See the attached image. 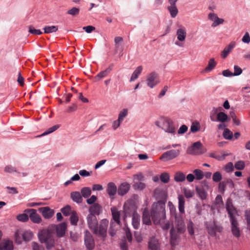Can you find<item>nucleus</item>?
Returning a JSON list of instances; mask_svg holds the SVG:
<instances>
[{"label":"nucleus","mask_w":250,"mask_h":250,"mask_svg":"<svg viewBox=\"0 0 250 250\" xmlns=\"http://www.w3.org/2000/svg\"><path fill=\"white\" fill-rule=\"evenodd\" d=\"M194 224L193 222L191 220H189L187 223V229L188 233L192 236L194 234Z\"/></svg>","instance_id":"42"},{"label":"nucleus","mask_w":250,"mask_h":250,"mask_svg":"<svg viewBox=\"0 0 250 250\" xmlns=\"http://www.w3.org/2000/svg\"><path fill=\"white\" fill-rule=\"evenodd\" d=\"M56 232L58 237H62L66 229V224L65 223H62L56 226Z\"/></svg>","instance_id":"23"},{"label":"nucleus","mask_w":250,"mask_h":250,"mask_svg":"<svg viewBox=\"0 0 250 250\" xmlns=\"http://www.w3.org/2000/svg\"><path fill=\"white\" fill-rule=\"evenodd\" d=\"M222 179V176L220 172L217 171L213 174L212 180L215 182H219Z\"/></svg>","instance_id":"48"},{"label":"nucleus","mask_w":250,"mask_h":250,"mask_svg":"<svg viewBox=\"0 0 250 250\" xmlns=\"http://www.w3.org/2000/svg\"><path fill=\"white\" fill-rule=\"evenodd\" d=\"M61 211L64 215L67 216L70 214L71 209L69 205H67L61 209Z\"/></svg>","instance_id":"50"},{"label":"nucleus","mask_w":250,"mask_h":250,"mask_svg":"<svg viewBox=\"0 0 250 250\" xmlns=\"http://www.w3.org/2000/svg\"><path fill=\"white\" fill-rule=\"evenodd\" d=\"M234 167L232 163H228L225 167V170L227 172H230L233 170Z\"/></svg>","instance_id":"60"},{"label":"nucleus","mask_w":250,"mask_h":250,"mask_svg":"<svg viewBox=\"0 0 250 250\" xmlns=\"http://www.w3.org/2000/svg\"><path fill=\"white\" fill-rule=\"evenodd\" d=\"M146 82L147 85L151 88H153L159 83L158 74L152 72L147 76Z\"/></svg>","instance_id":"6"},{"label":"nucleus","mask_w":250,"mask_h":250,"mask_svg":"<svg viewBox=\"0 0 250 250\" xmlns=\"http://www.w3.org/2000/svg\"><path fill=\"white\" fill-rule=\"evenodd\" d=\"M196 190L201 199L204 200L206 198L207 194L203 188L196 187Z\"/></svg>","instance_id":"39"},{"label":"nucleus","mask_w":250,"mask_h":250,"mask_svg":"<svg viewBox=\"0 0 250 250\" xmlns=\"http://www.w3.org/2000/svg\"><path fill=\"white\" fill-rule=\"evenodd\" d=\"M33 233L31 230H25L22 234V236L23 240L25 241H29L31 240L33 236Z\"/></svg>","instance_id":"35"},{"label":"nucleus","mask_w":250,"mask_h":250,"mask_svg":"<svg viewBox=\"0 0 250 250\" xmlns=\"http://www.w3.org/2000/svg\"><path fill=\"white\" fill-rule=\"evenodd\" d=\"M142 66L140 65L138 66L132 74L130 79V82H133L136 80L139 77V75L142 72Z\"/></svg>","instance_id":"29"},{"label":"nucleus","mask_w":250,"mask_h":250,"mask_svg":"<svg viewBox=\"0 0 250 250\" xmlns=\"http://www.w3.org/2000/svg\"><path fill=\"white\" fill-rule=\"evenodd\" d=\"M43 30L45 33H51L56 32L58 30V27L55 25L46 26L43 28Z\"/></svg>","instance_id":"36"},{"label":"nucleus","mask_w":250,"mask_h":250,"mask_svg":"<svg viewBox=\"0 0 250 250\" xmlns=\"http://www.w3.org/2000/svg\"><path fill=\"white\" fill-rule=\"evenodd\" d=\"M4 172L6 173H13L14 172H17V170L15 167L11 165L6 166L4 169Z\"/></svg>","instance_id":"47"},{"label":"nucleus","mask_w":250,"mask_h":250,"mask_svg":"<svg viewBox=\"0 0 250 250\" xmlns=\"http://www.w3.org/2000/svg\"><path fill=\"white\" fill-rule=\"evenodd\" d=\"M234 72L233 74L234 76H237L240 75L242 73V69L238 65L234 66Z\"/></svg>","instance_id":"58"},{"label":"nucleus","mask_w":250,"mask_h":250,"mask_svg":"<svg viewBox=\"0 0 250 250\" xmlns=\"http://www.w3.org/2000/svg\"><path fill=\"white\" fill-rule=\"evenodd\" d=\"M193 173L194 174V176L195 179L197 180H200L203 179L204 175L203 172L198 169H196L193 170Z\"/></svg>","instance_id":"40"},{"label":"nucleus","mask_w":250,"mask_h":250,"mask_svg":"<svg viewBox=\"0 0 250 250\" xmlns=\"http://www.w3.org/2000/svg\"><path fill=\"white\" fill-rule=\"evenodd\" d=\"M107 74H108L104 70L101 71L95 77V79L96 81H99L100 80L106 77Z\"/></svg>","instance_id":"56"},{"label":"nucleus","mask_w":250,"mask_h":250,"mask_svg":"<svg viewBox=\"0 0 250 250\" xmlns=\"http://www.w3.org/2000/svg\"><path fill=\"white\" fill-rule=\"evenodd\" d=\"M127 114V109H124L121 111H120L119 116H118V120L121 121L122 122L123 121L125 117L126 116Z\"/></svg>","instance_id":"53"},{"label":"nucleus","mask_w":250,"mask_h":250,"mask_svg":"<svg viewBox=\"0 0 250 250\" xmlns=\"http://www.w3.org/2000/svg\"><path fill=\"white\" fill-rule=\"evenodd\" d=\"M86 219L88 227L98 237L104 239L106 236L108 221L107 219H103L98 224L96 217L92 213L87 215Z\"/></svg>","instance_id":"1"},{"label":"nucleus","mask_w":250,"mask_h":250,"mask_svg":"<svg viewBox=\"0 0 250 250\" xmlns=\"http://www.w3.org/2000/svg\"><path fill=\"white\" fill-rule=\"evenodd\" d=\"M226 209L229 215V220L236 219L235 215L237 212L236 209L233 207L232 203L229 201H228L226 203Z\"/></svg>","instance_id":"16"},{"label":"nucleus","mask_w":250,"mask_h":250,"mask_svg":"<svg viewBox=\"0 0 250 250\" xmlns=\"http://www.w3.org/2000/svg\"><path fill=\"white\" fill-rule=\"evenodd\" d=\"M39 211L42 213L43 217L46 219L51 218L55 213L54 210L48 207L40 208H39Z\"/></svg>","instance_id":"15"},{"label":"nucleus","mask_w":250,"mask_h":250,"mask_svg":"<svg viewBox=\"0 0 250 250\" xmlns=\"http://www.w3.org/2000/svg\"><path fill=\"white\" fill-rule=\"evenodd\" d=\"M180 151L178 149H172L164 152L160 157V159L163 161L172 160L180 154Z\"/></svg>","instance_id":"8"},{"label":"nucleus","mask_w":250,"mask_h":250,"mask_svg":"<svg viewBox=\"0 0 250 250\" xmlns=\"http://www.w3.org/2000/svg\"><path fill=\"white\" fill-rule=\"evenodd\" d=\"M245 166V163L243 161H239L235 164V168L238 170H242Z\"/></svg>","instance_id":"54"},{"label":"nucleus","mask_w":250,"mask_h":250,"mask_svg":"<svg viewBox=\"0 0 250 250\" xmlns=\"http://www.w3.org/2000/svg\"><path fill=\"white\" fill-rule=\"evenodd\" d=\"M230 115L233 123L236 125H240V121L239 119H237L236 115L234 113H231Z\"/></svg>","instance_id":"63"},{"label":"nucleus","mask_w":250,"mask_h":250,"mask_svg":"<svg viewBox=\"0 0 250 250\" xmlns=\"http://www.w3.org/2000/svg\"><path fill=\"white\" fill-rule=\"evenodd\" d=\"M160 244L155 237H151L148 242V250H160Z\"/></svg>","instance_id":"20"},{"label":"nucleus","mask_w":250,"mask_h":250,"mask_svg":"<svg viewBox=\"0 0 250 250\" xmlns=\"http://www.w3.org/2000/svg\"><path fill=\"white\" fill-rule=\"evenodd\" d=\"M242 41L246 43L250 42V36L248 32H246L242 39Z\"/></svg>","instance_id":"61"},{"label":"nucleus","mask_w":250,"mask_h":250,"mask_svg":"<svg viewBox=\"0 0 250 250\" xmlns=\"http://www.w3.org/2000/svg\"><path fill=\"white\" fill-rule=\"evenodd\" d=\"M13 243L10 240H5L0 243V250H13Z\"/></svg>","instance_id":"25"},{"label":"nucleus","mask_w":250,"mask_h":250,"mask_svg":"<svg viewBox=\"0 0 250 250\" xmlns=\"http://www.w3.org/2000/svg\"><path fill=\"white\" fill-rule=\"evenodd\" d=\"M208 19L209 20L213 21L211 24V27L213 28L223 24L224 22L223 19L219 18L217 14L214 13H210L208 15Z\"/></svg>","instance_id":"14"},{"label":"nucleus","mask_w":250,"mask_h":250,"mask_svg":"<svg viewBox=\"0 0 250 250\" xmlns=\"http://www.w3.org/2000/svg\"><path fill=\"white\" fill-rule=\"evenodd\" d=\"M70 220L71 225L74 226L77 225L78 221V216L76 211H73L72 212Z\"/></svg>","instance_id":"37"},{"label":"nucleus","mask_w":250,"mask_h":250,"mask_svg":"<svg viewBox=\"0 0 250 250\" xmlns=\"http://www.w3.org/2000/svg\"><path fill=\"white\" fill-rule=\"evenodd\" d=\"M59 127H60V125H55L48 128L42 135H41V136H45L50 133H51L53 132L54 131H56Z\"/></svg>","instance_id":"41"},{"label":"nucleus","mask_w":250,"mask_h":250,"mask_svg":"<svg viewBox=\"0 0 250 250\" xmlns=\"http://www.w3.org/2000/svg\"><path fill=\"white\" fill-rule=\"evenodd\" d=\"M102 211V207L97 203H95L90 207L89 208V213L94 215H99Z\"/></svg>","instance_id":"24"},{"label":"nucleus","mask_w":250,"mask_h":250,"mask_svg":"<svg viewBox=\"0 0 250 250\" xmlns=\"http://www.w3.org/2000/svg\"><path fill=\"white\" fill-rule=\"evenodd\" d=\"M166 218H163L161 220V222H159L158 224H160L163 229L165 230H167L170 226V223L169 221L166 219Z\"/></svg>","instance_id":"32"},{"label":"nucleus","mask_w":250,"mask_h":250,"mask_svg":"<svg viewBox=\"0 0 250 250\" xmlns=\"http://www.w3.org/2000/svg\"><path fill=\"white\" fill-rule=\"evenodd\" d=\"M124 211L125 216L132 214V224L135 229H138L140 226V216L136 211V208L134 205L128 206L126 203L124 205Z\"/></svg>","instance_id":"3"},{"label":"nucleus","mask_w":250,"mask_h":250,"mask_svg":"<svg viewBox=\"0 0 250 250\" xmlns=\"http://www.w3.org/2000/svg\"><path fill=\"white\" fill-rule=\"evenodd\" d=\"M207 228L208 229V232L210 235L212 236L215 235L216 227L214 224L207 225Z\"/></svg>","instance_id":"45"},{"label":"nucleus","mask_w":250,"mask_h":250,"mask_svg":"<svg viewBox=\"0 0 250 250\" xmlns=\"http://www.w3.org/2000/svg\"><path fill=\"white\" fill-rule=\"evenodd\" d=\"M236 43L235 42H231L228 46L225 47L221 53V57L223 59H225L228 55L231 52L235 47Z\"/></svg>","instance_id":"17"},{"label":"nucleus","mask_w":250,"mask_h":250,"mask_svg":"<svg viewBox=\"0 0 250 250\" xmlns=\"http://www.w3.org/2000/svg\"><path fill=\"white\" fill-rule=\"evenodd\" d=\"M176 36L179 41H185L187 36L186 28L183 26H180L176 31Z\"/></svg>","instance_id":"21"},{"label":"nucleus","mask_w":250,"mask_h":250,"mask_svg":"<svg viewBox=\"0 0 250 250\" xmlns=\"http://www.w3.org/2000/svg\"><path fill=\"white\" fill-rule=\"evenodd\" d=\"M106 191L109 197L111 198H113L117 192H118V189L114 183L109 182L107 184Z\"/></svg>","instance_id":"19"},{"label":"nucleus","mask_w":250,"mask_h":250,"mask_svg":"<svg viewBox=\"0 0 250 250\" xmlns=\"http://www.w3.org/2000/svg\"><path fill=\"white\" fill-rule=\"evenodd\" d=\"M188 129V127L186 125H182L180 126L179 129L178 130V134H183L187 131Z\"/></svg>","instance_id":"62"},{"label":"nucleus","mask_w":250,"mask_h":250,"mask_svg":"<svg viewBox=\"0 0 250 250\" xmlns=\"http://www.w3.org/2000/svg\"><path fill=\"white\" fill-rule=\"evenodd\" d=\"M229 121L228 116L223 112L217 114V121L221 123H225Z\"/></svg>","instance_id":"30"},{"label":"nucleus","mask_w":250,"mask_h":250,"mask_svg":"<svg viewBox=\"0 0 250 250\" xmlns=\"http://www.w3.org/2000/svg\"><path fill=\"white\" fill-rule=\"evenodd\" d=\"M134 188L135 189L142 190L146 188V185L142 182H137L134 184Z\"/></svg>","instance_id":"55"},{"label":"nucleus","mask_w":250,"mask_h":250,"mask_svg":"<svg viewBox=\"0 0 250 250\" xmlns=\"http://www.w3.org/2000/svg\"><path fill=\"white\" fill-rule=\"evenodd\" d=\"M185 179V175L183 172H177L175 174L174 180L176 182H183Z\"/></svg>","instance_id":"38"},{"label":"nucleus","mask_w":250,"mask_h":250,"mask_svg":"<svg viewBox=\"0 0 250 250\" xmlns=\"http://www.w3.org/2000/svg\"><path fill=\"white\" fill-rule=\"evenodd\" d=\"M170 243L172 246H176L177 244V240L179 239V235L176 230L172 228L170 231Z\"/></svg>","instance_id":"26"},{"label":"nucleus","mask_w":250,"mask_h":250,"mask_svg":"<svg viewBox=\"0 0 250 250\" xmlns=\"http://www.w3.org/2000/svg\"><path fill=\"white\" fill-rule=\"evenodd\" d=\"M223 135L224 138L227 140H230L233 137L232 132L228 128H225L224 129Z\"/></svg>","instance_id":"43"},{"label":"nucleus","mask_w":250,"mask_h":250,"mask_svg":"<svg viewBox=\"0 0 250 250\" xmlns=\"http://www.w3.org/2000/svg\"><path fill=\"white\" fill-rule=\"evenodd\" d=\"M24 212L29 213V218L34 223L39 224L42 222V219L41 216L37 213L36 209H26L24 210Z\"/></svg>","instance_id":"12"},{"label":"nucleus","mask_w":250,"mask_h":250,"mask_svg":"<svg viewBox=\"0 0 250 250\" xmlns=\"http://www.w3.org/2000/svg\"><path fill=\"white\" fill-rule=\"evenodd\" d=\"M217 63L214 58H211L208 62V66L205 68L206 71H210L212 70L216 65Z\"/></svg>","instance_id":"34"},{"label":"nucleus","mask_w":250,"mask_h":250,"mask_svg":"<svg viewBox=\"0 0 250 250\" xmlns=\"http://www.w3.org/2000/svg\"><path fill=\"white\" fill-rule=\"evenodd\" d=\"M162 129L168 133L174 134L175 133L173 123L169 119H162Z\"/></svg>","instance_id":"9"},{"label":"nucleus","mask_w":250,"mask_h":250,"mask_svg":"<svg viewBox=\"0 0 250 250\" xmlns=\"http://www.w3.org/2000/svg\"><path fill=\"white\" fill-rule=\"evenodd\" d=\"M231 224V230L233 235L238 238L240 236V230L239 228V223L237 219L230 220Z\"/></svg>","instance_id":"13"},{"label":"nucleus","mask_w":250,"mask_h":250,"mask_svg":"<svg viewBox=\"0 0 250 250\" xmlns=\"http://www.w3.org/2000/svg\"><path fill=\"white\" fill-rule=\"evenodd\" d=\"M217 112V109L215 108H214L212 112L210 114V119L212 122H216L217 121V117L216 118V114Z\"/></svg>","instance_id":"59"},{"label":"nucleus","mask_w":250,"mask_h":250,"mask_svg":"<svg viewBox=\"0 0 250 250\" xmlns=\"http://www.w3.org/2000/svg\"><path fill=\"white\" fill-rule=\"evenodd\" d=\"M151 216L153 223L155 225L158 224L161 220L166 218L165 203L162 202L154 203L151 208Z\"/></svg>","instance_id":"2"},{"label":"nucleus","mask_w":250,"mask_h":250,"mask_svg":"<svg viewBox=\"0 0 250 250\" xmlns=\"http://www.w3.org/2000/svg\"><path fill=\"white\" fill-rule=\"evenodd\" d=\"M84 244L86 248L89 250H93L95 247L94 238L88 230L85 231Z\"/></svg>","instance_id":"11"},{"label":"nucleus","mask_w":250,"mask_h":250,"mask_svg":"<svg viewBox=\"0 0 250 250\" xmlns=\"http://www.w3.org/2000/svg\"><path fill=\"white\" fill-rule=\"evenodd\" d=\"M170 6L168 7V10L170 13V16L172 18H175L178 12V9L176 6V4H170Z\"/></svg>","instance_id":"31"},{"label":"nucleus","mask_w":250,"mask_h":250,"mask_svg":"<svg viewBox=\"0 0 250 250\" xmlns=\"http://www.w3.org/2000/svg\"><path fill=\"white\" fill-rule=\"evenodd\" d=\"M200 129V125L198 122H193L192 123L191 127H190V131L192 133H195L199 130Z\"/></svg>","instance_id":"46"},{"label":"nucleus","mask_w":250,"mask_h":250,"mask_svg":"<svg viewBox=\"0 0 250 250\" xmlns=\"http://www.w3.org/2000/svg\"><path fill=\"white\" fill-rule=\"evenodd\" d=\"M203 153L202 145L200 142L194 143L187 149V153L190 155H199Z\"/></svg>","instance_id":"7"},{"label":"nucleus","mask_w":250,"mask_h":250,"mask_svg":"<svg viewBox=\"0 0 250 250\" xmlns=\"http://www.w3.org/2000/svg\"><path fill=\"white\" fill-rule=\"evenodd\" d=\"M72 200L78 203H81L83 201V198L81 193L78 191H73L70 194Z\"/></svg>","instance_id":"28"},{"label":"nucleus","mask_w":250,"mask_h":250,"mask_svg":"<svg viewBox=\"0 0 250 250\" xmlns=\"http://www.w3.org/2000/svg\"><path fill=\"white\" fill-rule=\"evenodd\" d=\"M81 193L82 197L87 198L91 195V189L89 187L83 188L81 190Z\"/></svg>","instance_id":"33"},{"label":"nucleus","mask_w":250,"mask_h":250,"mask_svg":"<svg viewBox=\"0 0 250 250\" xmlns=\"http://www.w3.org/2000/svg\"><path fill=\"white\" fill-rule=\"evenodd\" d=\"M130 185L127 182L122 183L118 187V193L119 195L124 196L126 194L130 189Z\"/></svg>","instance_id":"18"},{"label":"nucleus","mask_w":250,"mask_h":250,"mask_svg":"<svg viewBox=\"0 0 250 250\" xmlns=\"http://www.w3.org/2000/svg\"><path fill=\"white\" fill-rule=\"evenodd\" d=\"M29 32L33 35H41L42 34V32L39 29H36L32 27V26H30L29 27Z\"/></svg>","instance_id":"57"},{"label":"nucleus","mask_w":250,"mask_h":250,"mask_svg":"<svg viewBox=\"0 0 250 250\" xmlns=\"http://www.w3.org/2000/svg\"><path fill=\"white\" fill-rule=\"evenodd\" d=\"M32 245L33 250H44V248L42 247H40L38 244L36 242H33Z\"/></svg>","instance_id":"64"},{"label":"nucleus","mask_w":250,"mask_h":250,"mask_svg":"<svg viewBox=\"0 0 250 250\" xmlns=\"http://www.w3.org/2000/svg\"><path fill=\"white\" fill-rule=\"evenodd\" d=\"M112 218L114 222H111L109 233L111 236H113L117 228H116V223L120 226V212L116 207H112L111 208Z\"/></svg>","instance_id":"5"},{"label":"nucleus","mask_w":250,"mask_h":250,"mask_svg":"<svg viewBox=\"0 0 250 250\" xmlns=\"http://www.w3.org/2000/svg\"><path fill=\"white\" fill-rule=\"evenodd\" d=\"M151 214H150L148 209L145 208L143 212V222L146 225H150L151 224Z\"/></svg>","instance_id":"22"},{"label":"nucleus","mask_w":250,"mask_h":250,"mask_svg":"<svg viewBox=\"0 0 250 250\" xmlns=\"http://www.w3.org/2000/svg\"><path fill=\"white\" fill-rule=\"evenodd\" d=\"M178 209L179 212L183 214L185 213V199L183 195H179L178 196Z\"/></svg>","instance_id":"27"},{"label":"nucleus","mask_w":250,"mask_h":250,"mask_svg":"<svg viewBox=\"0 0 250 250\" xmlns=\"http://www.w3.org/2000/svg\"><path fill=\"white\" fill-rule=\"evenodd\" d=\"M17 219L22 222H26L29 219V216L26 213H22L17 216Z\"/></svg>","instance_id":"44"},{"label":"nucleus","mask_w":250,"mask_h":250,"mask_svg":"<svg viewBox=\"0 0 250 250\" xmlns=\"http://www.w3.org/2000/svg\"><path fill=\"white\" fill-rule=\"evenodd\" d=\"M79 13L80 9L76 7H73L67 12L68 14H69L72 16H77L79 15Z\"/></svg>","instance_id":"49"},{"label":"nucleus","mask_w":250,"mask_h":250,"mask_svg":"<svg viewBox=\"0 0 250 250\" xmlns=\"http://www.w3.org/2000/svg\"><path fill=\"white\" fill-rule=\"evenodd\" d=\"M175 227L178 233L180 234L183 233L186 230V226L184 221L183 218L181 215H175Z\"/></svg>","instance_id":"10"},{"label":"nucleus","mask_w":250,"mask_h":250,"mask_svg":"<svg viewBox=\"0 0 250 250\" xmlns=\"http://www.w3.org/2000/svg\"><path fill=\"white\" fill-rule=\"evenodd\" d=\"M160 180L164 183H167L169 181V176L167 173H163L160 176Z\"/></svg>","instance_id":"51"},{"label":"nucleus","mask_w":250,"mask_h":250,"mask_svg":"<svg viewBox=\"0 0 250 250\" xmlns=\"http://www.w3.org/2000/svg\"><path fill=\"white\" fill-rule=\"evenodd\" d=\"M245 216L247 221V229L250 230V209L245 211Z\"/></svg>","instance_id":"52"},{"label":"nucleus","mask_w":250,"mask_h":250,"mask_svg":"<svg viewBox=\"0 0 250 250\" xmlns=\"http://www.w3.org/2000/svg\"><path fill=\"white\" fill-rule=\"evenodd\" d=\"M38 237L42 243L45 244L47 249H51L54 245L52 232L48 229H43L39 233Z\"/></svg>","instance_id":"4"}]
</instances>
